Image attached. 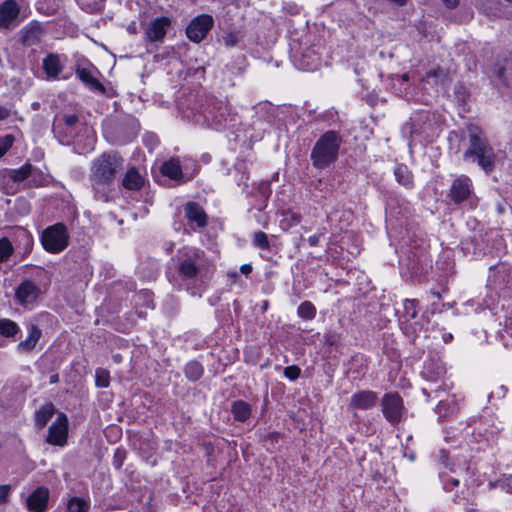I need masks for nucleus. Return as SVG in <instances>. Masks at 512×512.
Masks as SVG:
<instances>
[{
  "label": "nucleus",
  "mask_w": 512,
  "mask_h": 512,
  "mask_svg": "<svg viewBox=\"0 0 512 512\" xmlns=\"http://www.w3.org/2000/svg\"><path fill=\"white\" fill-rule=\"evenodd\" d=\"M427 76H428V77H430V76H436V71L429 72V73L427 74Z\"/></svg>",
  "instance_id": "e2e57ef3"
},
{
  "label": "nucleus",
  "mask_w": 512,
  "mask_h": 512,
  "mask_svg": "<svg viewBox=\"0 0 512 512\" xmlns=\"http://www.w3.org/2000/svg\"><path fill=\"white\" fill-rule=\"evenodd\" d=\"M10 115V110L6 107L0 106V120H4Z\"/></svg>",
  "instance_id": "8fccbe9b"
},
{
  "label": "nucleus",
  "mask_w": 512,
  "mask_h": 512,
  "mask_svg": "<svg viewBox=\"0 0 512 512\" xmlns=\"http://www.w3.org/2000/svg\"><path fill=\"white\" fill-rule=\"evenodd\" d=\"M321 236H322V234H316V235L310 236L308 238L309 245L312 247L317 246L319 244V240H320Z\"/></svg>",
  "instance_id": "de8ad7c7"
},
{
  "label": "nucleus",
  "mask_w": 512,
  "mask_h": 512,
  "mask_svg": "<svg viewBox=\"0 0 512 512\" xmlns=\"http://www.w3.org/2000/svg\"><path fill=\"white\" fill-rule=\"evenodd\" d=\"M378 395L374 391L363 390L354 393L349 402V408L367 410L376 405Z\"/></svg>",
  "instance_id": "ddd939ff"
},
{
  "label": "nucleus",
  "mask_w": 512,
  "mask_h": 512,
  "mask_svg": "<svg viewBox=\"0 0 512 512\" xmlns=\"http://www.w3.org/2000/svg\"><path fill=\"white\" fill-rule=\"evenodd\" d=\"M28 331H29L28 337L18 344L19 351H22V352L32 351L35 348L37 342L39 341V339L42 335L41 330L33 323H30L28 325Z\"/></svg>",
  "instance_id": "412c9836"
},
{
  "label": "nucleus",
  "mask_w": 512,
  "mask_h": 512,
  "mask_svg": "<svg viewBox=\"0 0 512 512\" xmlns=\"http://www.w3.org/2000/svg\"><path fill=\"white\" fill-rule=\"evenodd\" d=\"M42 67L49 79L58 78L63 70L59 55L53 53H50L43 59Z\"/></svg>",
  "instance_id": "6ab92c4d"
},
{
  "label": "nucleus",
  "mask_w": 512,
  "mask_h": 512,
  "mask_svg": "<svg viewBox=\"0 0 512 512\" xmlns=\"http://www.w3.org/2000/svg\"><path fill=\"white\" fill-rule=\"evenodd\" d=\"M95 383L97 387L106 388L110 384L109 372L105 369L99 368L96 370Z\"/></svg>",
  "instance_id": "f704fd0d"
},
{
  "label": "nucleus",
  "mask_w": 512,
  "mask_h": 512,
  "mask_svg": "<svg viewBox=\"0 0 512 512\" xmlns=\"http://www.w3.org/2000/svg\"><path fill=\"white\" fill-rule=\"evenodd\" d=\"M58 382V375L54 374L50 377V383H57Z\"/></svg>",
  "instance_id": "6e6d98bb"
},
{
  "label": "nucleus",
  "mask_w": 512,
  "mask_h": 512,
  "mask_svg": "<svg viewBox=\"0 0 512 512\" xmlns=\"http://www.w3.org/2000/svg\"><path fill=\"white\" fill-rule=\"evenodd\" d=\"M394 175L397 182L407 188L413 186V175L404 164H398L394 169Z\"/></svg>",
  "instance_id": "a878e982"
},
{
  "label": "nucleus",
  "mask_w": 512,
  "mask_h": 512,
  "mask_svg": "<svg viewBox=\"0 0 512 512\" xmlns=\"http://www.w3.org/2000/svg\"><path fill=\"white\" fill-rule=\"evenodd\" d=\"M466 512H479V511L474 508H468Z\"/></svg>",
  "instance_id": "052dcab7"
},
{
  "label": "nucleus",
  "mask_w": 512,
  "mask_h": 512,
  "mask_svg": "<svg viewBox=\"0 0 512 512\" xmlns=\"http://www.w3.org/2000/svg\"><path fill=\"white\" fill-rule=\"evenodd\" d=\"M240 271L245 274V275H248L251 273L252 271V266L249 265V264H243L241 267H240Z\"/></svg>",
  "instance_id": "603ef678"
},
{
  "label": "nucleus",
  "mask_w": 512,
  "mask_h": 512,
  "mask_svg": "<svg viewBox=\"0 0 512 512\" xmlns=\"http://www.w3.org/2000/svg\"><path fill=\"white\" fill-rule=\"evenodd\" d=\"M324 340H325L326 344L333 346L338 343L339 335L335 332L329 331V332L325 333Z\"/></svg>",
  "instance_id": "c03bdc74"
},
{
  "label": "nucleus",
  "mask_w": 512,
  "mask_h": 512,
  "mask_svg": "<svg viewBox=\"0 0 512 512\" xmlns=\"http://www.w3.org/2000/svg\"><path fill=\"white\" fill-rule=\"evenodd\" d=\"M113 359L115 362L119 363L121 361L122 357L120 354H116L113 356Z\"/></svg>",
  "instance_id": "13d9d810"
},
{
  "label": "nucleus",
  "mask_w": 512,
  "mask_h": 512,
  "mask_svg": "<svg viewBox=\"0 0 512 512\" xmlns=\"http://www.w3.org/2000/svg\"><path fill=\"white\" fill-rule=\"evenodd\" d=\"M224 43L228 47H234L239 42L238 33L230 32L223 37Z\"/></svg>",
  "instance_id": "a19ab883"
},
{
  "label": "nucleus",
  "mask_w": 512,
  "mask_h": 512,
  "mask_svg": "<svg viewBox=\"0 0 512 512\" xmlns=\"http://www.w3.org/2000/svg\"><path fill=\"white\" fill-rule=\"evenodd\" d=\"M500 392H502V394L504 395L505 392H506V388L504 386H501L500 387Z\"/></svg>",
  "instance_id": "680f3d73"
},
{
  "label": "nucleus",
  "mask_w": 512,
  "mask_h": 512,
  "mask_svg": "<svg viewBox=\"0 0 512 512\" xmlns=\"http://www.w3.org/2000/svg\"><path fill=\"white\" fill-rule=\"evenodd\" d=\"M443 338H444V341H445V342H448V341H450L453 337H452V334L448 333V334H445V335L443 336Z\"/></svg>",
  "instance_id": "4d7b16f0"
},
{
  "label": "nucleus",
  "mask_w": 512,
  "mask_h": 512,
  "mask_svg": "<svg viewBox=\"0 0 512 512\" xmlns=\"http://www.w3.org/2000/svg\"><path fill=\"white\" fill-rule=\"evenodd\" d=\"M258 190L261 196L265 198V200L268 199L271 194L270 185L267 182L261 183L258 187Z\"/></svg>",
  "instance_id": "a18cd8bd"
},
{
  "label": "nucleus",
  "mask_w": 512,
  "mask_h": 512,
  "mask_svg": "<svg viewBox=\"0 0 512 512\" xmlns=\"http://www.w3.org/2000/svg\"><path fill=\"white\" fill-rule=\"evenodd\" d=\"M49 184V176L40 169L30 166L29 180L25 183L26 187H41Z\"/></svg>",
  "instance_id": "393cba45"
},
{
  "label": "nucleus",
  "mask_w": 512,
  "mask_h": 512,
  "mask_svg": "<svg viewBox=\"0 0 512 512\" xmlns=\"http://www.w3.org/2000/svg\"><path fill=\"white\" fill-rule=\"evenodd\" d=\"M301 222V215L293 212V211H285L283 212V219L281 220V227L284 230H288L291 227L299 224Z\"/></svg>",
  "instance_id": "c756f323"
},
{
  "label": "nucleus",
  "mask_w": 512,
  "mask_h": 512,
  "mask_svg": "<svg viewBox=\"0 0 512 512\" xmlns=\"http://www.w3.org/2000/svg\"><path fill=\"white\" fill-rule=\"evenodd\" d=\"M418 301L415 299H407L404 303V309L407 315H409L412 319L416 318Z\"/></svg>",
  "instance_id": "e433bc0d"
},
{
  "label": "nucleus",
  "mask_w": 512,
  "mask_h": 512,
  "mask_svg": "<svg viewBox=\"0 0 512 512\" xmlns=\"http://www.w3.org/2000/svg\"><path fill=\"white\" fill-rule=\"evenodd\" d=\"M402 78L404 81H407L409 79L408 75H406V74H404Z\"/></svg>",
  "instance_id": "69168bd1"
},
{
  "label": "nucleus",
  "mask_w": 512,
  "mask_h": 512,
  "mask_svg": "<svg viewBox=\"0 0 512 512\" xmlns=\"http://www.w3.org/2000/svg\"><path fill=\"white\" fill-rule=\"evenodd\" d=\"M316 308L309 301L302 302L298 307V315L304 319H312L315 317Z\"/></svg>",
  "instance_id": "72a5a7b5"
},
{
  "label": "nucleus",
  "mask_w": 512,
  "mask_h": 512,
  "mask_svg": "<svg viewBox=\"0 0 512 512\" xmlns=\"http://www.w3.org/2000/svg\"><path fill=\"white\" fill-rule=\"evenodd\" d=\"M122 185L128 190H140L144 185V179L139 171L135 167H132L126 172L122 180Z\"/></svg>",
  "instance_id": "4be33fe9"
},
{
  "label": "nucleus",
  "mask_w": 512,
  "mask_h": 512,
  "mask_svg": "<svg viewBox=\"0 0 512 512\" xmlns=\"http://www.w3.org/2000/svg\"><path fill=\"white\" fill-rule=\"evenodd\" d=\"M19 6L15 0H6L0 4V28L10 29L15 26L19 15Z\"/></svg>",
  "instance_id": "9b49d317"
},
{
  "label": "nucleus",
  "mask_w": 512,
  "mask_h": 512,
  "mask_svg": "<svg viewBox=\"0 0 512 512\" xmlns=\"http://www.w3.org/2000/svg\"><path fill=\"white\" fill-rule=\"evenodd\" d=\"M185 216L190 222H195L198 227L207 225V215L198 203L188 202L184 208Z\"/></svg>",
  "instance_id": "a211bd4d"
},
{
  "label": "nucleus",
  "mask_w": 512,
  "mask_h": 512,
  "mask_svg": "<svg viewBox=\"0 0 512 512\" xmlns=\"http://www.w3.org/2000/svg\"><path fill=\"white\" fill-rule=\"evenodd\" d=\"M318 66V62L314 63V64H306V65H303V69H306V70H314L316 69Z\"/></svg>",
  "instance_id": "5fc2aeb1"
},
{
  "label": "nucleus",
  "mask_w": 512,
  "mask_h": 512,
  "mask_svg": "<svg viewBox=\"0 0 512 512\" xmlns=\"http://www.w3.org/2000/svg\"><path fill=\"white\" fill-rule=\"evenodd\" d=\"M225 112H226V108L222 107V106H220L218 108L217 114H215L212 111H209V115H210L212 121L215 123L216 129L221 128L224 125V123L226 122V113Z\"/></svg>",
  "instance_id": "c9c22d12"
},
{
  "label": "nucleus",
  "mask_w": 512,
  "mask_h": 512,
  "mask_svg": "<svg viewBox=\"0 0 512 512\" xmlns=\"http://www.w3.org/2000/svg\"><path fill=\"white\" fill-rule=\"evenodd\" d=\"M30 166H31L30 163H26L19 169L11 170L10 171V179L15 183H22L24 181L28 182Z\"/></svg>",
  "instance_id": "c85d7f7f"
},
{
  "label": "nucleus",
  "mask_w": 512,
  "mask_h": 512,
  "mask_svg": "<svg viewBox=\"0 0 512 512\" xmlns=\"http://www.w3.org/2000/svg\"><path fill=\"white\" fill-rule=\"evenodd\" d=\"M10 492L9 485H0V503H6Z\"/></svg>",
  "instance_id": "49530a36"
},
{
  "label": "nucleus",
  "mask_w": 512,
  "mask_h": 512,
  "mask_svg": "<svg viewBox=\"0 0 512 512\" xmlns=\"http://www.w3.org/2000/svg\"><path fill=\"white\" fill-rule=\"evenodd\" d=\"M433 296H435L437 299H440L441 298V295L439 292H436V291H432L431 292Z\"/></svg>",
  "instance_id": "bf43d9fd"
},
{
  "label": "nucleus",
  "mask_w": 512,
  "mask_h": 512,
  "mask_svg": "<svg viewBox=\"0 0 512 512\" xmlns=\"http://www.w3.org/2000/svg\"><path fill=\"white\" fill-rule=\"evenodd\" d=\"M44 34L45 31L39 23H30L21 30V43L24 46L37 45L40 43Z\"/></svg>",
  "instance_id": "2eb2a0df"
},
{
  "label": "nucleus",
  "mask_w": 512,
  "mask_h": 512,
  "mask_svg": "<svg viewBox=\"0 0 512 512\" xmlns=\"http://www.w3.org/2000/svg\"><path fill=\"white\" fill-rule=\"evenodd\" d=\"M89 503L82 498L73 497L68 502V512H88Z\"/></svg>",
  "instance_id": "2f4dec72"
},
{
  "label": "nucleus",
  "mask_w": 512,
  "mask_h": 512,
  "mask_svg": "<svg viewBox=\"0 0 512 512\" xmlns=\"http://www.w3.org/2000/svg\"><path fill=\"white\" fill-rule=\"evenodd\" d=\"M460 150H461V148H460V144H458V145L456 146V148H455V152H456V153H458V152H460Z\"/></svg>",
  "instance_id": "0e129e2a"
},
{
  "label": "nucleus",
  "mask_w": 512,
  "mask_h": 512,
  "mask_svg": "<svg viewBox=\"0 0 512 512\" xmlns=\"http://www.w3.org/2000/svg\"><path fill=\"white\" fill-rule=\"evenodd\" d=\"M14 252L11 241L3 237L0 239V263L6 262Z\"/></svg>",
  "instance_id": "7c9ffc66"
},
{
  "label": "nucleus",
  "mask_w": 512,
  "mask_h": 512,
  "mask_svg": "<svg viewBox=\"0 0 512 512\" xmlns=\"http://www.w3.org/2000/svg\"><path fill=\"white\" fill-rule=\"evenodd\" d=\"M5 154V152L0 148V157H2Z\"/></svg>",
  "instance_id": "338daca9"
},
{
  "label": "nucleus",
  "mask_w": 512,
  "mask_h": 512,
  "mask_svg": "<svg viewBox=\"0 0 512 512\" xmlns=\"http://www.w3.org/2000/svg\"><path fill=\"white\" fill-rule=\"evenodd\" d=\"M69 235L63 223L47 227L41 235L44 249L50 253H60L68 246Z\"/></svg>",
  "instance_id": "39448f33"
},
{
  "label": "nucleus",
  "mask_w": 512,
  "mask_h": 512,
  "mask_svg": "<svg viewBox=\"0 0 512 512\" xmlns=\"http://www.w3.org/2000/svg\"><path fill=\"white\" fill-rule=\"evenodd\" d=\"M252 243L255 247L262 250H270L271 248L268 236L263 231H257L254 233Z\"/></svg>",
  "instance_id": "473e14b6"
},
{
  "label": "nucleus",
  "mask_w": 512,
  "mask_h": 512,
  "mask_svg": "<svg viewBox=\"0 0 512 512\" xmlns=\"http://www.w3.org/2000/svg\"><path fill=\"white\" fill-rule=\"evenodd\" d=\"M469 146L463 153V159L476 162L486 173L493 171L496 155L484 131L476 124L466 125Z\"/></svg>",
  "instance_id": "f257e3e1"
},
{
  "label": "nucleus",
  "mask_w": 512,
  "mask_h": 512,
  "mask_svg": "<svg viewBox=\"0 0 512 512\" xmlns=\"http://www.w3.org/2000/svg\"><path fill=\"white\" fill-rule=\"evenodd\" d=\"M472 193L471 180L465 175L457 177L450 188L449 197L455 204H460L467 200Z\"/></svg>",
  "instance_id": "9d476101"
},
{
  "label": "nucleus",
  "mask_w": 512,
  "mask_h": 512,
  "mask_svg": "<svg viewBox=\"0 0 512 512\" xmlns=\"http://www.w3.org/2000/svg\"><path fill=\"white\" fill-rule=\"evenodd\" d=\"M170 25V20L166 17L154 19L146 29L147 38L154 42L159 41L166 35V28Z\"/></svg>",
  "instance_id": "dca6fc26"
},
{
  "label": "nucleus",
  "mask_w": 512,
  "mask_h": 512,
  "mask_svg": "<svg viewBox=\"0 0 512 512\" xmlns=\"http://www.w3.org/2000/svg\"><path fill=\"white\" fill-rule=\"evenodd\" d=\"M267 306H268V303H267V302H265V303H264V305H263V309H264V310H265V309H267Z\"/></svg>",
  "instance_id": "774afa93"
},
{
  "label": "nucleus",
  "mask_w": 512,
  "mask_h": 512,
  "mask_svg": "<svg viewBox=\"0 0 512 512\" xmlns=\"http://www.w3.org/2000/svg\"><path fill=\"white\" fill-rule=\"evenodd\" d=\"M452 501L455 504L463 505V506H468L471 504V501L469 498V493H467V495H465L464 491H461V494L454 495V497L452 498Z\"/></svg>",
  "instance_id": "ea45409f"
},
{
  "label": "nucleus",
  "mask_w": 512,
  "mask_h": 512,
  "mask_svg": "<svg viewBox=\"0 0 512 512\" xmlns=\"http://www.w3.org/2000/svg\"><path fill=\"white\" fill-rule=\"evenodd\" d=\"M20 332L18 324L10 319H0V336L11 338Z\"/></svg>",
  "instance_id": "cd10ccee"
},
{
  "label": "nucleus",
  "mask_w": 512,
  "mask_h": 512,
  "mask_svg": "<svg viewBox=\"0 0 512 512\" xmlns=\"http://www.w3.org/2000/svg\"><path fill=\"white\" fill-rule=\"evenodd\" d=\"M97 69L86 68V67H77L76 68V76L78 79L91 91L98 92L101 94H105L106 89L102 83L95 77V73Z\"/></svg>",
  "instance_id": "f8f14e48"
},
{
  "label": "nucleus",
  "mask_w": 512,
  "mask_h": 512,
  "mask_svg": "<svg viewBox=\"0 0 512 512\" xmlns=\"http://www.w3.org/2000/svg\"><path fill=\"white\" fill-rule=\"evenodd\" d=\"M61 120L68 128H71L77 124L79 118L76 114H65L62 116Z\"/></svg>",
  "instance_id": "37998d69"
},
{
  "label": "nucleus",
  "mask_w": 512,
  "mask_h": 512,
  "mask_svg": "<svg viewBox=\"0 0 512 512\" xmlns=\"http://www.w3.org/2000/svg\"><path fill=\"white\" fill-rule=\"evenodd\" d=\"M342 144L341 135L329 130L320 136L315 142L310 159L316 169H325L338 159L339 150Z\"/></svg>",
  "instance_id": "f03ea898"
},
{
  "label": "nucleus",
  "mask_w": 512,
  "mask_h": 512,
  "mask_svg": "<svg viewBox=\"0 0 512 512\" xmlns=\"http://www.w3.org/2000/svg\"><path fill=\"white\" fill-rule=\"evenodd\" d=\"M160 171L163 176H166L173 181H176L178 183L184 182V175L182 172L179 158L172 157L169 160L165 161L161 165Z\"/></svg>",
  "instance_id": "f3484780"
},
{
  "label": "nucleus",
  "mask_w": 512,
  "mask_h": 512,
  "mask_svg": "<svg viewBox=\"0 0 512 512\" xmlns=\"http://www.w3.org/2000/svg\"><path fill=\"white\" fill-rule=\"evenodd\" d=\"M213 24L214 20L211 15H198L187 26L186 35L191 41L199 43L206 37Z\"/></svg>",
  "instance_id": "0eeeda50"
},
{
  "label": "nucleus",
  "mask_w": 512,
  "mask_h": 512,
  "mask_svg": "<svg viewBox=\"0 0 512 512\" xmlns=\"http://www.w3.org/2000/svg\"><path fill=\"white\" fill-rule=\"evenodd\" d=\"M94 197L102 202H109L112 193V181L91 179Z\"/></svg>",
  "instance_id": "aec40b11"
},
{
  "label": "nucleus",
  "mask_w": 512,
  "mask_h": 512,
  "mask_svg": "<svg viewBox=\"0 0 512 512\" xmlns=\"http://www.w3.org/2000/svg\"><path fill=\"white\" fill-rule=\"evenodd\" d=\"M382 412L386 420L391 424H397L402 420L405 411L403 399L398 393H386L381 400Z\"/></svg>",
  "instance_id": "423d86ee"
},
{
  "label": "nucleus",
  "mask_w": 512,
  "mask_h": 512,
  "mask_svg": "<svg viewBox=\"0 0 512 512\" xmlns=\"http://www.w3.org/2000/svg\"><path fill=\"white\" fill-rule=\"evenodd\" d=\"M203 268L204 253L195 248L187 249L178 260V277L189 287L201 276Z\"/></svg>",
  "instance_id": "7ed1b4c3"
},
{
  "label": "nucleus",
  "mask_w": 512,
  "mask_h": 512,
  "mask_svg": "<svg viewBox=\"0 0 512 512\" xmlns=\"http://www.w3.org/2000/svg\"><path fill=\"white\" fill-rule=\"evenodd\" d=\"M123 159L116 153H103L95 159L91 168V179L114 181L115 175L122 167Z\"/></svg>",
  "instance_id": "20e7f679"
},
{
  "label": "nucleus",
  "mask_w": 512,
  "mask_h": 512,
  "mask_svg": "<svg viewBox=\"0 0 512 512\" xmlns=\"http://www.w3.org/2000/svg\"><path fill=\"white\" fill-rule=\"evenodd\" d=\"M251 405L243 400L234 401L231 405V413L236 421L245 422L251 416Z\"/></svg>",
  "instance_id": "5701e85b"
},
{
  "label": "nucleus",
  "mask_w": 512,
  "mask_h": 512,
  "mask_svg": "<svg viewBox=\"0 0 512 512\" xmlns=\"http://www.w3.org/2000/svg\"><path fill=\"white\" fill-rule=\"evenodd\" d=\"M443 488L445 491H452L454 487L459 486V480L456 478L448 477L447 475H442Z\"/></svg>",
  "instance_id": "58836bf2"
},
{
  "label": "nucleus",
  "mask_w": 512,
  "mask_h": 512,
  "mask_svg": "<svg viewBox=\"0 0 512 512\" xmlns=\"http://www.w3.org/2000/svg\"><path fill=\"white\" fill-rule=\"evenodd\" d=\"M203 372V366L195 360L188 362L184 368L185 376L192 382L199 380L202 377Z\"/></svg>",
  "instance_id": "bb28decb"
},
{
  "label": "nucleus",
  "mask_w": 512,
  "mask_h": 512,
  "mask_svg": "<svg viewBox=\"0 0 512 512\" xmlns=\"http://www.w3.org/2000/svg\"><path fill=\"white\" fill-rule=\"evenodd\" d=\"M14 137L10 134L0 139V148L6 153L13 145Z\"/></svg>",
  "instance_id": "79ce46f5"
},
{
  "label": "nucleus",
  "mask_w": 512,
  "mask_h": 512,
  "mask_svg": "<svg viewBox=\"0 0 512 512\" xmlns=\"http://www.w3.org/2000/svg\"><path fill=\"white\" fill-rule=\"evenodd\" d=\"M284 376L291 381H295L301 374V369L296 365L287 366L284 368Z\"/></svg>",
  "instance_id": "4c0bfd02"
},
{
  "label": "nucleus",
  "mask_w": 512,
  "mask_h": 512,
  "mask_svg": "<svg viewBox=\"0 0 512 512\" xmlns=\"http://www.w3.org/2000/svg\"><path fill=\"white\" fill-rule=\"evenodd\" d=\"M49 490L45 487H38L27 498L26 505L30 512H44L47 508Z\"/></svg>",
  "instance_id": "4468645a"
},
{
  "label": "nucleus",
  "mask_w": 512,
  "mask_h": 512,
  "mask_svg": "<svg viewBox=\"0 0 512 512\" xmlns=\"http://www.w3.org/2000/svg\"><path fill=\"white\" fill-rule=\"evenodd\" d=\"M462 137L461 135H459L457 132L455 131H452L449 133V137H448V140L450 143H452V141L455 139V140H458V142H460L462 140Z\"/></svg>",
  "instance_id": "3c124183"
},
{
  "label": "nucleus",
  "mask_w": 512,
  "mask_h": 512,
  "mask_svg": "<svg viewBox=\"0 0 512 512\" xmlns=\"http://www.w3.org/2000/svg\"><path fill=\"white\" fill-rule=\"evenodd\" d=\"M55 407L52 403H46L35 413V424L39 429L44 428L53 417Z\"/></svg>",
  "instance_id": "b1692460"
},
{
  "label": "nucleus",
  "mask_w": 512,
  "mask_h": 512,
  "mask_svg": "<svg viewBox=\"0 0 512 512\" xmlns=\"http://www.w3.org/2000/svg\"><path fill=\"white\" fill-rule=\"evenodd\" d=\"M40 294V288L31 280L23 281L15 291V299L20 305H33Z\"/></svg>",
  "instance_id": "1a4fd4ad"
},
{
  "label": "nucleus",
  "mask_w": 512,
  "mask_h": 512,
  "mask_svg": "<svg viewBox=\"0 0 512 512\" xmlns=\"http://www.w3.org/2000/svg\"><path fill=\"white\" fill-rule=\"evenodd\" d=\"M144 141L151 146L158 144V139L154 135H146Z\"/></svg>",
  "instance_id": "09e8293b"
},
{
  "label": "nucleus",
  "mask_w": 512,
  "mask_h": 512,
  "mask_svg": "<svg viewBox=\"0 0 512 512\" xmlns=\"http://www.w3.org/2000/svg\"><path fill=\"white\" fill-rule=\"evenodd\" d=\"M68 437V418L64 413H60L55 422L49 427L46 441L49 444L64 446Z\"/></svg>",
  "instance_id": "6e6552de"
},
{
  "label": "nucleus",
  "mask_w": 512,
  "mask_h": 512,
  "mask_svg": "<svg viewBox=\"0 0 512 512\" xmlns=\"http://www.w3.org/2000/svg\"><path fill=\"white\" fill-rule=\"evenodd\" d=\"M448 8H454L458 5V0H443Z\"/></svg>",
  "instance_id": "864d4df0"
}]
</instances>
